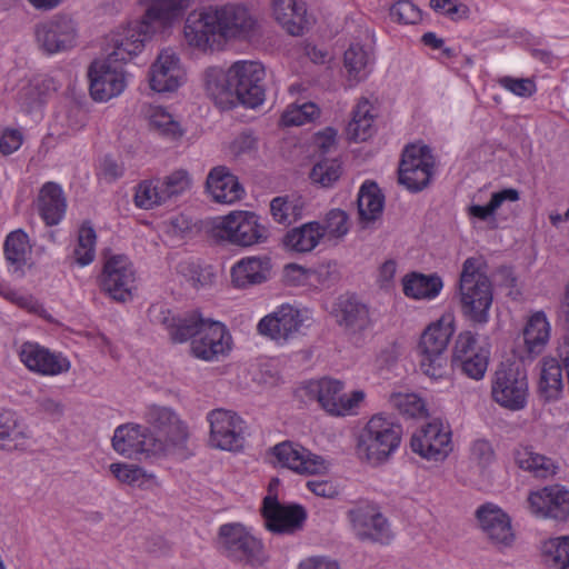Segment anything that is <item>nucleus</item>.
I'll return each instance as SVG.
<instances>
[{"label": "nucleus", "mask_w": 569, "mask_h": 569, "mask_svg": "<svg viewBox=\"0 0 569 569\" xmlns=\"http://www.w3.org/2000/svg\"><path fill=\"white\" fill-rule=\"evenodd\" d=\"M390 406L407 417H418L425 412V402L416 393H392L389 397Z\"/></svg>", "instance_id": "4d7b16f0"}, {"label": "nucleus", "mask_w": 569, "mask_h": 569, "mask_svg": "<svg viewBox=\"0 0 569 569\" xmlns=\"http://www.w3.org/2000/svg\"><path fill=\"white\" fill-rule=\"evenodd\" d=\"M24 438V433L18 430L16 412L0 408V441Z\"/></svg>", "instance_id": "0e129e2a"}, {"label": "nucleus", "mask_w": 569, "mask_h": 569, "mask_svg": "<svg viewBox=\"0 0 569 569\" xmlns=\"http://www.w3.org/2000/svg\"><path fill=\"white\" fill-rule=\"evenodd\" d=\"M347 519L356 538L362 542L388 546L395 539L390 521L375 501H356L348 509Z\"/></svg>", "instance_id": "39448f33"}, {"label": "nucleus", "mask_w": 569, "mask_h": 569, "mask_svg": "<svg viewBox=\"0 0 569 569\" xmlns=\"http://www.w3.org/2000/svg\"><path fill=\"white\" fill-rule=\"evenodd\" d=\"M523 347L529 358L541 355L551 337V325L543 311L532 312L522 329Z\"/></svg>", "instance_id": "72a5a7b5"}, {"label": "nucleus", "mask_w": 569, "mask_h": 569, "mask_svg": "<svg viewBox=\"0 0 569 569\" xmlns=\"http://www.w3.org/2000/svg\"><path fill=\"white\" fill-rule=\"evenodd\" d=\"M208 232L216 241L250 247L268 239V229L259 222V217L250 211H232L216 217L209 222Z\"/></svg>", "instance_id": "20e7f679"}, {"label": "nucleus", "mask_w": 569, "mask_h": 569, "mask_svg": "<svg viewBox=\"0 0 569 569\" xmlns=\"http://www.w3.org/2000/svg\"><path fill=\"white\" fill-rule=\"evenodd\" d=\"M56 90L57 86L52 78L36 76L19 89L17 103L22 112L39 116Z\"/></svg>", "instance_id": "473e14b6"}, {"label": "nucleus", "mask_w": 569, "mask_h": 569, "mask_svg": "<svg viewBox=\"0 0 569 569\" xmlns=\"http://www.w3.org/2000/svg\"><path fill=\"white\" fill-rule=\"evenodd\" d=\"M341 176V164L338 160H322L316 163L310 172V179L323 188L331 187Z\"/></svg>", "instance_id": "13d9d810"}, {"label": "nucleus", "mask_w": 569, "mask_h": 569, "mask_svg": "<svg viewBox=\"0 0 569 569\" xmlns=\"http://www.w3.org/2000/svg\"><path fill=\"white\" fill-rule=\"evenodd\" d=\"M217 19L214 7L190 12L183 27L187 43L202 52L213 51L222 41Z\"/></svg>", "instance_id": "f3484780"}, {"label": "nucleus", "mask_w": 569, "mask_h": 569, "mask_svg": "<svg viewBox=\"0 0 569 569\" xmlns=\"http://www.w3.org/2000/svg\"><path fill=\"white\" fill-rule=\"evenodd\" d=\"M120 61L96 60L89 68L90 94L96 101L104 102L119 96L126 88V77Z\"/></svg>", "instance_id": "aec40b11"}, {"label": "nucleus", "mask_w": 569, "mask_h": 569, "mask_svg": "<svg viewBox=\"0 0 569 569\" xmlns=\"http://www.w3.org/2000/svg\"><path fill=\"white\" fill-rule=\"evenodd\" d=\"M271 455L281 467L300 475H317L328 469V462L321 456L292 441H282L273 446Z\"/></svg>", "instance_id": "393cba45"}, {"label": "nucleus", "mask_w": 569, "mask_h": 569, "mask_svg": "<svg viewBox=\"0 0 569 569\" xmlns=\"http://www.w3.org/2000/svg\"><path fill=\"white\" fill-rule=\"evenodd\" d=\"M271 267V259L266 254L244 257L232 266L231 282L238 289L261 284L269 279Z\"/></svg>", "instance_id": "2f4dec72"}, {"label": "nucleus", "mask_w": 569, "mask_h": 569, "mask_svg": "<svg viewBox=\"0 0 569 569\" xmlns=\"http://www.w3.org/2000/svg\"><path fill=\"white\" fill-rule=\"evenodd\" d=\"M401 282L403 295L415 300H432L443 288V281L437 273L411 272L406 274Z\"/></svg>", "instance_id": "e433bc0d"}, {"label": "nucleus", "mask_w": 569, "mask_h": 569, "mask_svg": "<svg viewBox=\"0 0 569 569\" xmlns=\"http://www.w3.org/2000/svg\"><path fill=\"white\" fill-rule=\"evenodd\" d=\"M110 471L118 481L132 487L148 489L154 483L152 475H147L142 468L134 465L121 462L111 463Z\"/></svg>", "instance_id": "603ef678"}, {"label": "nucleus", "mask_w": 569, "mask_h": 569, "mask_svg": "<svg viewBox=\"0 0 569 569\" xmlns=\"http://www.w3.org/2000/svg\"><path fill=\"white\" fill-rule=\"evenodd\" d=\"M307 393L317 399L320 406L331 416H346L365 398L361 390L343 393V383L336 379L322 378L306 385Z\"/></svg>", "instance_id": "ddd939ff"}, {"label": "nucleus", "mask_w": 569, "mask_h": 569, "mask_svg": "<svg viewBox=\"0 0 569 569\" xmlns=\"http://www.w3.org/2000/svg\"><path fill=\"white\" fill-rule=\"evenodd\" d=\"M513 458L519 468L532 472L536 477L546 478L555 473L552 460L533 451L530 446H519L513 451Z\"/></svg>", "instance_id": "c03bdc74"}, {"label": "nucleus", "mask_w": 569, "mask_h": 569, "mask_svg": "<svg viewBox=\"0 0 569 569\" xmlns=\"http://www.w3.org/2000/svg\"><path fill=\"white\" fill-rule=\"evenodd\" d=\"M320 110L312 102H305L300 106H289L281 116V124L284 127L302 126L319 117Z\"/></svg>", "instance_id": "6e6d98bb"}, {"label": "nucleus", "mask_w": 569, "mask_h": 569, "mask_svg": "<svg viewBox=\"0 0 569 569\" xmlns=\"http://www.w3.org/2000/svg\"><path fill=\"white\" fill-rule=\"evenodd\" d=\"M305 320L301 310L284 303L260 319L257 331L277 345L283 346L297 337Z\"/></svg>", "instance_id": "2eb2a0df"}, {"label": "nucleus", "mask_w": 569, "mask_h": 569, "mask_svg": "<svg viewBox=\"0 0 569 569\" xmlns=\"http://www.w3.org/2000/svg\"><path fill=\"white\" fill-rule=\"evenodd\" d=\"M112 447L129 459H141L163 453V443L156 439L148 428L137 423H126L116 428Z\"/></svg>", "instance_id": "f8f14e48"}, {"label": "nucleus", "mask_w": 569, "mask_h": 569, "mask_svg": "<svg viewBox=\"0 0 569 569\" xmlns=\"http://www.w3.org/2000/svg\"><path fill=\"white\" fill-rule=\"evenodd\" d=\"M28 234L21 230L11 231L4 240L3 251L6 260L13 266L16 270L21 269L27 262V256L30 252Z\"/></svg>", "instance_id": "8fccbe9b"}, {"label": "nucleus", "mask_w": 569, "mask_h": 569, "mask_svg": "<svg viewBox=\"0 0 569 569\" xmlns=\"http://www.w3.org/2000/svg\"><path fill=\"white\" fill-rule=\"evenodd\" d=\"M206 190L212 201L231 204L244 194V189L238 178L224 166L212 168L206 180Z\"/></svg>", "instance_id": "7c9ffc66"}, {"label": "nucleus", "mask_w": 569, "mask_h": 569, "mask_svg": "<svg viewBox=\"0 0 569 569\" xmlns=\"http://www.w3.org/2000/svg\"><path fill=\"white\" fill-rule=\"evenodd\" d=\"M34 37L39 49L47 54L68 51L77 43V23L67 14H54L34 27Z\"/></svg>", "instance_id": "9b49d317"}, {"label": "nucleus", "mask_w": 569, "mask_h": 569, "mask_svg": "<svg viewBox=\"0 0 569 569\" xmlns=\"http://www.w3.org/2000/svg\"><path fill=\"white\" fill-rule=\"evenodd\" d=\"M97 233L89 221H84L79 230L73 249V260L80 267L90 264L96 258Z\"/></svg>", "instance_id": "3c124183"}, {"label": "nucleus", "mask_w": 569, "mask_h": 569, "mask_svg": "<svg viewBox=\"0 0 569 569\" xmlns=\"http://www.w3.org/2000/svg\"><path fill=\"white\" fill-rule=\"evenodd\" d=\"M146 422L153 429L156 439L163 443V452L182 447L188 439V427L170 407L151 405L144 412Z\"/></svg>", "instance_id": "dca6fc26"}, {"label": "nucleus", "mask_w": 569, "mask_h": 569, "mask_svg": "<svg viewBox=\"0 0 569 569\" xmlns=\"http://www.w3.org/2000/svg\"><path fill=\"white\" fill-rule=\"evenodd\" d=\"M37 209L47 226H57L67 210V199L62 188L54 182L42 186L37 198Z\"/></svg>", "instance_id": "f704fd0d"}, {"label": "nucleus", "mask_w": 569, "mask_h": 569, "mask_svg": "<svg viewBox=\"0 0 569 569\" xmlns=\"http://www.w3.org/2000/svg\"><path fill=\"white\" fill-rule=\"evenodd\" d=\"M186 9V0H157L140 19L129 21L111 33L108 56L126 63L138 56L157 33L168 29Z\"/></svg>", "instance_id": "f257e3e1"}, {"label": "nucleus", "mask_w": 569, "mask_h": 569, "mask_svg": "<svg viewBox=\"0 0 569 569\" xmlns=\"http://www.w3.org/2000/svg\"><path fill=\"white\" fill-rule=\"evenodd\" d=\"M336 318L349 333H359L372 326L369 308L353 297L339 300Z\"/></svg>", "instance_id": "c9c22d12"}, {"label": "nucleus", "mask_w": 569, "mask_h": 569, "mask_svg": "<svg viewBox=\"0 0 569 569\" xmlns=\"http://www.w3.org/2000/svg\"><path fill=\"white\" fill-rule=\"evenodd\" d=\"M38 408L52 421H59L64 415V406L61 401L42 397L37 400Z\"/></svg>", "instance_id": "774afa93"}, {"label": "nucleus", "mask_w": 569, "mask_h": 569, "mask_svg": "<svg viewBox=\"0 0 569 569\" xmlns=\"http://www.w3.org/2000/svg\"><path fill=\"white\" fill-rule=\"evenodd\" d=\"M492 399L503 408L520 410L528 398L526 371L516 362H501L491 380Z\"/></svg>", "instance_id": "0eeeda50"}, {"label": "nucleus", "mask_w": 569, "mask_h": 569, "mask_svg": "<svg viewBox=\"0 0 569 569\" xmlns=\"http://www.w3.org/2000/svg\"><path fill=\"white\" fill-rule=\"evenodd\" d=\"M520 198L519 191L512 188L503 189L495 192L491 196L490 201L486 206L473 204L469 207V213L480 220H487L491 217L505 201H518Z\"/></svg>", "instance_id": "5fc2aeb1"}, {"label": "nucleus", "mask_w": 569, "mask_h": 569, "mask_svg": "<svg viewBox=\"0 0 569 569\" xmlns=\"http://www.w3.org/2000/svg\"><path fill=\"white\" fill-rule=\"evenodd\" d=\"M222 41L248 40L254 36L258 22L248 8L240 4L214 7Z\"/></svg>", "instance_id": "bb28decb"}, {"label": "nucleus", "mask_w": 569, "mask_h": 569, "mask_svg": "<svg viewBox=\"0 0 569 569\" xmlns=\"http://www.w3.org/2000/svg\"><path fill=\"white\" fill-rule=\"evenodd\" d=\"M303 202L293 196L276 197L270 202V212L273 220L281 224H291L301 218Z\"/></svg>", "instance_id": "09e8293b"}, {"label": "nucleus", "mask_w": 569, "mask_h": 569, "mask_svg": "<svg viewBox=\"0 0 569 569\" xmlns=\"http://www.w3.org/2000/svg\"><path fill=\"white\" fill-rule=\"evenodd\" d=\"M349 81L356 83L365 80L371 72L372 54L359 43H352L346 50L343 57Z\"/></svg>", "instance_id": "37998d69"}, {"label": "nucleus", "mask_w": 569, "mask_h": 569, "mask_svg": "<svg viewBox=\"0 0 569 569\" xmlns=\"http://www.w3.org/2000/svg\"><path fill=\"white\" fill-rule=\"evenodd\" d=\"M186 80L179 54L171 48L161 50L149 69L150 88L159 93L173 92Z\"/></svg>", "instance_id": "5701e85b"}, {"label": "nucleus", "mask_w": 569, "mask_h": 569, "mask_svg": "<svg viewBox=\"0 0 569 569\" xmlns=\"http://www.w3.org/2000/svg\"><path fill=\"white\" fill-rule=\"evenodd\" d=\"M368 99H361L352 112L348 124V134L355 141H366L372 136L375 114Z\"/></svg>", "instance_id": "49530a36"}, {"label": "nucleus", "mask_w": 569, "mask_h": 569, "mask_svg": "<svg viewBox=\"0 0 569 569\" xmlns=\"http://www.w3.org/2000/svg\"><path fill=\"white\" fill-rule=\"evenodd\" d=\"M358 211L361 221L371 222L378 219L383 209V196L376 182L366 181L358 193Z\"/></svg>", "instance_id": "a18cd8bd"}, {"label": "nucleus", "mask_w": 569, "mask_h": 569, "mask_svg": "<svg viewBox=\"0 0 569 569\" xmlns=\"http://www.w3.org/2000/svg\"><path fill=\"white\" fill-rule=\"evenodd\" d=\"M541 552L547 563L556 569H569V537L550 538L542 542Z\"/></svg>", "instance_id": "864d4df0"}, {"label": "nucleus", "mask_w": 569, "mask_h": 569, "mask_svg": "<svg viewBox=\"0 0 569 569\" xmlns=\"http://www.w3.org/2000/svg\"><path fill=\"white\" fill-rule=\"evenodd\" d=\"M232 346V338L227 327L220 322L207 319L199 336L191 340V353L204 361H218L227 356Z\"/></svg>", "instance_id": "4be33fe9"}, {"label": "nucleus", "mask_w": 569, "mask_h": 569, "mask_svg": "<svg viewBox=\"0 0 569 569\" xmlns=\"http://www.w3.org/2000/svg\"><path fill=\"white\" fill-rule=\"evenodd\" d=\"M457 297L460 312L467 321L480 327L488 323L493 289L482 257H469L463 261Z\"/></svg>", "instance_id": "f03ea898"}, {"label": "nucleus", "mask_w": 569, "mask_h": 569, "mask_svg": "<svg viewBox=\"0 0 569 569\" xmlns=\"http://www.w3.org/2000/svg\"><path fill=\"white\" fill-rule=\"evenodd\" d=\"M313 274L316 277V281L325 287L329 288L339 279V271L336 262H326L319 264Z\"/></svg>", "instance_id": "338daca9"}, {"label": "nucleus", "mask_w": 569, "mask_h": 569, "mask_svg": "<svg viewBox=\"0 0 569 569\" xmlns=\"http://www.w3.org/2000/svg\"><path fill=\"white\" fill-rule=\"evenodd\" d=\"M470 459L481 467L489 466L495 460V450L490 441L477 439L470 447Z\"/></svg>", "instance_id": "69168bd1"}, {"label": "nucleus", "mask_w": 569, "mask_h": 569, "mask_svg": "<svg viewBox=\"0 0 569 569\" xmlns=\"http://www.w3.org/2000/svg\"><path fill=\"white\" fill-rule=\"evenodd\" d=\"M19 357L30 371L41 376H59L71 368L70 360L61 352H53L37 342H23Z\"/></svg>", "instance_id": "a878e982"}, {"label": "nucleus", "mask_w": 569, "mask_h": 569, "mask_svg": "<svg viewBox=\"0 0 569 569\" xmlns=\"http://www.w3.org/2000/svg\"><path fill=\"white\" fill-rule=\"evenodd\" d=\"M219 540L224 555L237 562L250 566L263 561V546L241 523H226L219 528Z\"/></svg>", "instance_id": "1a4fd4ad"}, {"label": "nucleus", "mask_w": 569, "mask_h": 569, "mask_svg": "<svg viewBox=\"0 0 569 569\" xmlns=\"http://www.w3.org/2000/svg\"><path fill=\"white\" fill-rule=\"evenodd\" d=\"M203 84L207 94L216 102L223 103L233 96L230 68L226 71L219 67H210L204 71Z\"/></svg>", "instance_id": "79ce46f5"}, {"label": "nucleus", "mask_w": 569, "mask_h": 569, "mask_svg": "<svg viewBox=\"0 0 569 569\" xmlns=\"http://www.w3.org/2000/svg\"><path fill=\"white\" fill-rule=\"evenodd\" d=\"M420 369L430 379H445L449 376L448 357L446 353H422Z\"/></svg>", "instance_id": "bf43d9fd"}, {"label": "nucleus", "mask_w": 569, "mask_h": 569, "mask_svg": "<svg viewBox=\"0 0 569 569\" xmlns=\"http://www.w3.org/2000/svg\"><path fill=\"white\" fill-rule=\"evenodd\" d=\"M392 21L400 24H417L421 20V10L409 0H399L389 10Z\"/></svg>", "instance_id": "052dcab7"}, {"label": "nucleus", "mask_w": 569, "mask_h": 569, "mask_svg": "<svg viewBox=\"0 0 569 569\" xmlns=\"http://www.w3.org/2000/svg\"><path fill=\"white\" fill-rule=\"evenodd\" d=\"M323 237L327 234L332 238H341L349 231L348 216L343 210H330L322 224Z\"/></svg>", "instance_id": "680f3d73"}, {"label": "nucleus", "mask_w": 569, "mask_h": 569, "mask_svg": "<svg viewBox=\"0 0 569 569\" xmlns=\"http://www.w3.org/2000/svg\"><path fill=\"white\" fill-rule=\"evenodd\" d=\"M262 516L269 531L278 535H292L300 530L307 519V512L300 505H282L276 496L263 499Z\"/></svg>", "instance_id": "b1692460"}, {"label": "nucleus", "mask_w": 569, "mask_h": 569, "mask_svg": "<svg viewBox=\"0 0 569 569\" xmlns=\"http://www.w3.org/2000/svg\"><path fill=\"white\" fill-rule=\"evenodd\" d=\"M498 83L506 90L521 98H529L537 91L535 81L529 78L518 79L506 76L499 78Z\"/></svg>", "instance_id": "e2e57ef3"}, {"label": "nucleus", "mask_w": 569, "mask_h": 569, "mask_svg": "<svg viewBox=\"0 0 569 569\" xmlns=\"http://www.w3.org/2000/svg\"><path fill=\"white\" fill-rule=\"evenodd\" d=\"M272 13L282 29L293 37L302 36L312 24L305 0H272Z\"/></svg>", "instance_id": "c756f323"}, {"label": "nucleus", "mask_w": 569, "mask_h": 569, "mask_svg": "<svg viewBox=\"0 0 569 569\" xmlns=\"http://www.w3.org/2000/svg\"><path fill=\"white\" fill-rule=\"evenodd\" d=\"M435 158L426 144H410L402 152L398 180L408 190L417 192L426 188L433 174Z\"/></svg>", "instance_id": "9d476101"}, {"label": "nucleus", "mask_w": 569, "mask_h": 569, "mask_svg": "<svg viewBox=\"0 0 569 569\" xmlns=\"http://www.w3.org/2000/svg\"><path fill=\"white\" fill-rule=\"evenodd\" d=\"M453 329L441 322L432 323L422 332L419 353H446Z\"/></svg>", "instance_id": "de8ad7c7"}, {"label": "nucleus", "mask_w": 569, "mask_h": 569, "mask_svg": "<svg viewBox=\"0 0 569 569\" xmlns=\"http://www.w3.org/2000/svg\"><path fill=\"white\" fill-rule=\"evenodd\" d=\"M479 526L491 543L509 547L515 540L509 516L493 503H485L476 511Z\"/></svg>", "instance_id": "c85d7f7f"}, {"label": "nucleus", "mask_w": 569, "mask_h": 569, "mask_svg": "<svg viewBox=\"0 0 569 569\" xmlns=\"http://www.w3.org/2000/svg\"><path fill=\"white\" fill-rule=\"evenodd\" d=\"M147 118L149 129L166 140L178 141L186 132L180 122L162 107H150L147 111Z\"/></svg>", "instance_id": "ea45409f"}, {"label": "nucleus", "mask_w": 569, "mask_h": 569, "mask_svg": "<svg viewBox=\"0 0 569 569\" xmlns=\"http://www.w3.org/2000/svg\"><path fill=\"white\" fill-rule=\"evenodd\" d=\"M563 390L562 367L555 358L546 357L540 362L539 396L546 401L557 400Z\"/></svg>", "instance_id": "4c0bfd02"}, {"label": "nucleus", "mask_w": 569, "mask_h": 569, "mask_svg": "<svg viewBox=\"0 0 569 569\" xmlns=\"http://www.w3.org/2000/svg\"><path fill=\"white\" fill-rule=\"evenodd\" d=\"M233 96L248 107L254 108L264 100V68L256 61H237L230 67Z\"/></svg>", "instance_id": "4468645a"}, {"label": "nucleus", "mask_w": 569, "mask_h": 569, "mask_svg": "<svg viewBox=\"0 0 569 569\" xmlns=\"http://www.w3.org/2000/svg\"><path fill=\"white\" fill-rule=\"evenodd\" d=\"M401 438L402 427L398 422L382 413L373 415L358 436L357 453L370 465H382L397 451Z\"/></svg>", "instance_id": "7ed1b4c3"}, {"label": "nucleus", "mask_w": 569, "mask_h": 569, "mask_svg": "<svg viewBox=\"0 0 569 569\" xmlns=\"http://www.w3.org/2000/svg\"><path fill=\"white\" fill-rule=\"evenodd\" d=\"M101 292L117 302L132 299L136 290V270L126 254L106 257L103 267L97 278Z\"/></svg>", "instance_id": "6e6552de"}, {"label": "nucleus", "mask_w": 569, "mask_h": 569, "mask_svg": "<svg viewBox=\"0 0 569 569\" xmlns=\"http://www.w3.org/2000/svg\"><path fill=\"white\" fill-rule=\"evenodd\" d=\"M210 425V443L212 447L237 451L243 447L244 422L234 411L227 409H213L207 415Z\"/></svg>", "instance_id": "a211bd4d"}, {"label": "nucleus", "mask_w": 569, "mask_h": 569, "mask_svg": "<svg viewBox=\"0 0 569 569\" xmlns=\"http://www.w3.org/2000/svg\"><path fill=\"white\" fill-rule=\"evenodd\" d=\"M528 503L536 516L557 521H566L569 518V490L559 485L531 492Z\"/></svg>", "instance_id": "cd10ccee"}, {"label": "nucleus", "mask_w": 569, "mask_h": 569, "mask_svg": "<svg viewBox=\"0 0 569 569\" xmlns=\"http://www.w3.org/2000/svg\"><path fill=\"white\" fill-rule=\"evenodd\" d=\"M410 446L423 459L442 461L452 450L451 430L442 421L433 420L413 433Z\"/></svg>", "instance_id": "412c9836"}, {"label": "nucleus", "mask_w": 569, "mask_h": 569, "mask_svg": "<svg viewBox=\"0 0 569 569\" xmlns=\"http://www.w3.org/2000/svg\"><path fill=\"white\" fill-rule=\"evenodd\" d=\"M207 319L200 313L193 312L184 318H174L164 316L161 320L162 325L168 330L170 339L176 343L186 342L189 339H196L199 336L200 328Z\"/></svg>", "instance_id": "58836bf2"}, {"label": "nucleus", "mask_w": 569, "mask_h": 569, "mask_svg": "<svg viewBox=\"0 0 569 569\" xmlns=\"http://www.w3.org/2000/svg\"><path fill=\"white\" fill-rule=\"evenodd\" d=\"M489 350L478 345L477 337L471 331L459 333L452 353V366L463 375L481 380L487 371Z\"/></svg>", "instance_id": "6ab92c4d"}, {"label": "nucleus", "mask_w": 569, "mask_h": 569, "mask_svg": "<svg viewBox=\"0 0 569 569\" xmlns=\"http://www.w3.org/2000/svg\"><path fill=\"white\" fill-rule=\"evenodd\" d=\"M191 187L187 170H176L163 178L143 180L136 187L134 204L144 210L153 209L177 199Z\"/></svg>", "instance_id": "423d86ee"}, {"label": "nucleus", "mask_w": 569, "mask_h": 569, "mask_svg": "<svg viewBox=\"0 0 569 569\" xmlns=\"http://www.w3.org/2000/svg\"><path fill=\"white\" fill-rule=\"evenodd\" d=\"M322 237V224L312 221L290 230L284 237V244L297 252H309L318 246Z\"/></svg>", "instance_id": "a19ab883"}]
</instances>
